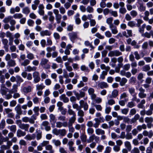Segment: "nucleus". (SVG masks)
Returning a JSON list of instances; mask_svg holds the SVG:
<instances>
[{
  "mask_svg": "<svg viewBox=\"0 0 153 153\" xmlns=\"http://www.w3.org/2000/svg\"><path fill=\"white\" fill-rule=\"evenodd\" d=\"M139 91L140 92L138 94V96L139 97L141 98H143L146 97V94L145 93V90L143 89L142 87H140L139 89Z\"/></svg>",
  "mask_w": 153,
  "mask_h": 153,
  "instance_id": "nucleus-7",
  "label": "nucleus"
},
{
  "mask_svg": "<svg viewBox=\"0 0 153 153\" xmlns=\"http://www.w3.org/2000/svg\"><path fill=\"white\" fill-rule=\"evenodd\" d=\"M122 55V53L118 50H116L110 51L108 54V56L112 57L113 56H118Z\"/></svg>",
  "mask_w": 153,
  "mask_h": 153,
  "instance_id": "nucleus-2",
  "label": "nucleus"
},
{
  "mask_svg": "<svg viewBox=\"0 0 153 153\" xmlns=\"http://www.w3.org/2000/svg\"><path fill=\"white\" fill-rule=\"evenodd\" d=\"M77 115L79 117H84V111L81 109V108L78 110Z\"/></svg>",
  "mask_w": 153,
  "mask_h": 153,
  "instance_id": "nucleus-51",
  "label": "nucleus"
},
{
  "mask_svg": "<svg viewBox=\"0 0 153 153\" xmlns=\"http://www.w3.org/2000/svg\"><path fill=\"white\" fill-rule=\"evenodd\" d=\"M127 31V34L126 31H124L123 33V35L126 38H128L129 37H131L132 36V32L131 30H126Z\"/></svg>",
  "mask_w": 153,
  "mask_h": 153,
  "instance_id": "nucleus-23",
  "label": "nucleus"
},
{
  "mask_svg": "<svg viewBox=\"0 0 153 153\" xmlns=\"http://www.w3.org/2000/svg\"><path fill=\"white\" fill-rule=\"evenodd\" d=\"M109 28L111 30L112 33L113 34H115L118 33L117 27L115 25H111L109 27Z\"/></svg>",
  "mask_w": 153,
  "mask_h": 153,
  "instance_id": "nucleus-19",
  "label": "nucleus"
},
{
  "mask_svg": "<svg viewBox=\"0 0 153 153\" xmlns=\"http://www.w3.org/2000/svg\"><path fill=\"white\" fill-rule=\"evenodd\" d=\"M87 132L89 135H92L94 133V130L92 128H88L87 129Z\"/></svg>",
  "mask_w": 153,
  "mask_h": 153,
  "instance_id": "nucleus-64",
  "label": "nucleus"
},
{
  "mask_svg": "<svg viewBox=\"0 0 153 153\" xmlns=\"http://www.w3.org/2000/svg\"><path fill=\"white\" fill-rule=\"evenodd\" d=\"M81 70L83 71H84L86 72H89L90 70L89 69L88 67L86 66L85 65H82L80 67Z\"/></svg>",
  "mask_w": 153,
  "mask_h": 153,
  "instance_id": "nucleus-44",
  "label": "nucleus"
},
{
  "mask_svg": "<svg viewBox=\"0 0 153 153\" xmlns=\"http://www.w3.org/2000/svg\"><path fill=\"white\" fill-rule=\"evenodd\" d=\"M1 41L4 45V49L7 52L8 51L9 47L8 45V40L6 39H2Z\"/></svg>",
  "mask_w": 153,
  "mask_h": 153,
  "instance_id": "nucleus-11",
  "label": "nucleus"
},
{
  "mask_svg": "<svg viewBox=\"0 0 153 153\" xmlns=\"http://www.w3.org/2000/svg\"><path fill=\"white\" fill-rule=\"evenodd\" d=\"M151 68L149 65H146L144 66L142 68V70L143 71L147 72L150 70Z\"/></svg>",
  "mask_w": 153,
  "mask_h": 153,
  "instance_id": "nucleus-39",
  "label": "nucleus"
},
{
  "mask_svg": "<svg viewBox=\"0 0 153 153\" xmlns=\"http://www.w3.org/2000/svg\"><path fill=\"white\" fill-rule=\"evenodd\" d=\"M74 95L76 97L77 100H80V98L84 97L85 96V93L83 91H80L79 93L77 92L76 91H74Z\"/></svg>",
  "mask_w": 153,
  "mask_h": 153,
  "instance_id": "nucleus-8",
  "label": "nucleus"
},
{
  "mask_svg": "<svg viewBox=\"0 0 153 153\" xmlns=\"http://www.w3.org/2000/svg\"><path fill=\"white\" fill-rule=\"evenodd\" d=\"M66 70L69 72H71L73 71L72 67L70 65V63L68 62H66L64 64Z\"/></svg>",
  "mask_w": 153,
  "mask_h": 153,
  "instance_id": "nucleus-33",
  "label": "nucleus"
},
{
  "mask_svg": "<svg viewBox=\"0 0 153 153\" xmlns=\"http://www.w3.org/2000/svg\"><path fill=\"white\" fill-rule=\"evenodd\" d=\"M30 12V9L28 7H25L22 9V13L26 14H28Z\"/></svg>",
  "mask_w": 153,
  "mask_h": 153,
  "instance_id": "nucleus-53",
  "label": "nucleus"
},
{
  "mask_svg": "<svg viewBox=\"0 0 153 153\" xmlns=\"http://www.w3.org/2000/svg\"><path fill=\"white\" fill-rule=\"evenodd\" d=\"M16 82H17L18 83H20L23 82L24 81L23 79H22V78L19 76L17 75L16 76Z\"/></svg>",
  "mask_w": 153,
  "mask_h": 153,
  "instance_id": "nucleus-60",
  "label": "nucleus"
},
{
  "mask_svg": "<svg viewBox=\"0 0 153 153\" xmlns=\"http://www.w3.org/2000/svg\"><path fill=\"white\" fill-rule=\"evenodd\" d=\"M86 10L88 13H92L94 11V9L91 6H88L86 7Z\"/></svg>",
  "mask_w": 153,
  "mask_h": 153,
  "instance_id": "nucleus-47",
  "label": "nucleus"
},
{
  "mask_svg": "<svg viewBox=\"0 0 153 153\" xmlns=\"http://www.w3.org/2000/svg\"><path fill=\"white\" fill-rule=\"evenodd\" d=\"M40 34L41 36L44 37L45 36H50L51 34V33L50 31L46 30L41 31Z\"/></svg>",
  "mask_w": 153,
  "mask_h": 153,
  "instance_id": "nucleus-15",
  "label": "nucleus"
},
{
  "mask_svg": "<svg viewBox=\"0 0 153 153\" xmlns=\"http://www.w3.org/2000/svg\"><path fill=\"white\" fill-rule=\"evenodd\" d=\"M30 125L28 124L22 123L19 128L22 130H24L25 131H28Z\"/></svg>",
  "mask_w": 153,
  "mask_h": 153,
  "instance_id": "nucleus-21",
  "label": "nucleus"
},
{
  "mask_svg": "<svg viewBox=\"0 0 153 153\" xmlns=\"http://www.w3.org/2000/svg\"><path fill=\"white\" fill-rule=\"evenodd\" d=\"M79 103L81 108H83L84 111H87L88 108V105L87 102H85L83 100H81L79 101Z\"/></svg>",
  "mask_w": 153,
  "mask_h": 153,
  "instance_id": "nucleus-6",
  "label": "nucleus"
},
{
  "mask_svg": "<svg viewBox=\"0 0 153 153\" xmlns=\"http://www.w3.org/2000/svg\"><path fill=\"white\" fill-rule=\"evenodd\" d=\"M97 86L98 87L100 88L101 89L107 88L108 87V84L104 82H99L97 85Z\"/></svg>",
  "mask_w": 153,
  "mask_h": 153,
  "instance_id": "nucleus-12",
  "label": "nucleus"
},
{
  "mask_svg": "<svg viewBox=\"0 0 153 153\" xmlns=\"http://www.w3.org/2000/svg\"><path fill=\"white\" fill-rule=\"evenodd\" d=\"M66 117L64 116L60 115L58 117V120L60 121H62V122H66Z\"/></svg>",
  "mask_w": 153,
  "mask_h": 153,
  "instance_id": "nucleus-63",
  "label": "nucleus"
},
{
  "mask_svg": "<svg viewBox=\"0 0 153 153\" xmlns=\"http://www.w3.org/2000/svg\"><path fill=\"white\" fill-rule=\"evenodd\" d=\"M94 120L95 121V123L93 124V127L96 128H97L100 125V121L99 119L97 118H95L94 119Z\"/></svg>",
  "mask_w": 153,
  "mask_h": 153,
  "instance_id": "nucleus-29",
  "label": "nucleus"
},
{
  "mask_svg": "<svg viewBox=\"0 0 153 153\" xmlns=\"http://www.w3.org/2000/svg\"><path fill=\"white\" fill-rule=\"evenodd\" d=\"M45 86L44 85L43 83L40 84H37L36 85V90L37 91L42 90L45 88Z\"/></svg>",
  "mask_w": 153,
  "mask_h": 153,
  "instance_id": "nucleus-31",
  "label": "nucleus"
},
{
  "mask_svg": "<svg viewBox=\"0 0 153 153\" xmlns=\"http://www.w3.org/2000/svg\"><path fill=\"white\" fill-rule=\"evenodd\" d=\"M44 6L43 4H40L38 7V12L39 14L41 16H43L45 13V11L44 10Z\"/></svg>",
  "mask_w": 153,
  "mask_h": 153,
  "instance_id": "nucleus-13",
  "label": "nucleus"
},
{
  "mask_svg": "<svg viewBox=\"0 0 153 153\" xmlns=\"http://www.w3.org/2000/svg\"><path fill=\"white\" fill-rule=\"evenodd\" d=\"M146 24H143L141 27H139V31L141 34L143 33L144 28L146 27Z\"/></svg>",
  "mask_w": 153,
  "mask_h": 153,
  "instance_id": "nucleus-43",
  "label": "nucleus"
},
{
  "mask_svg": "<svg viewBox=\"0 0 153 153\" xmlns=\"http://www.w3.org/2000/svg\"><path fill=\"white\" fill-rule=\"evenodd\" d=\"M37 134L36 135V139L37 140H39L41 139L42 138V131H38L36 132Z\"/></svg>",
  "mask_w": 153,
  "mask_h": 153,
  "instance_id": "nucleus-45",
  "label": "nucleus"
},
{
  "mask_svg": "<svg viewBox=\"0 0 153 153\" xmlns=\"http://www.w3.org/2000/svg\"><path fill=\"white\" fill-rule=\"evenodd\" d=\"M145 121L146 123H152L153 122V117H146L145 119Z\"/></svg>",
  "mask_w": 153,
  "mask_h": 153,
  "instance_id": "nucleus-36",
  "label": "nucleus"
},
{
  "mask_svg": "<svg viewBox=\"0 0 153 153\" xmlns=\"http://www.w3.org/2000/svg\"><path fill=\"white\" fill-rule=\"evenodd\" d=\"M107 74V72L105 71H103L100 76V78L102 80H103L105 78V76Z\"/></svg>",
  "mask_w": 153,
  "mask_h": 153,
  "instance_id": "nucleus-57",
  "label": "nucleus"
},
{
  "mask_svg": "<svg viewBox=\"0 0 153 153\" xmlns=\"http://www.w3.org/2000/svg\"><path fill=\"white\" fill-rule=\"evenodd\" d=\"M27 58L28 59H27L30 60L34 59L35 58V57L33 53H29L27 54Z\"/></svg>",
  "mask_w": 153,
  "mask_h": 153,
  "instance_id": "nucleus-38",
  "label": "nucleus"
},
{
  "mask_svg": "<svg viewBox=\"0 0 153 153\" xmlns=\"http://www.w3.org/2000/svg\"><path fill=\"white\" fill-rule=\"evenodd\" d=\"M127 11L125 7H120L119 9V13L122 14H125Z\"/></svg>",
  "mask_w": 153,
  "mask_h": 153,
  "instance_id": "nucleus-59",
  "label": "nucleus"
},
{
  "mask_svg": "<svg viewBox=\"0 0 153 153\" xmlns=\"http://www.w3.org/2000/svg\"><path fill=\"white\" fill-rule=\"evenodd\" d=\"M100 68L102 70H105V71L108 72L110 69V67L108 66H106L104 64H102L100 65Z\"/></svg>",
  "mask_w": 153,
  "mask_h": 153,
  "instance_id": "nucleus-49",
  "label": "nucleus"
},
{
  "mask_svg": "<svg viewBox=\"0 0 153 153\" xmlns=\"http://www.w3.org/2000/svg\"><path fill=\"white\" fill-rule=\"evenodd\" d=\"M62 16L61 14L55 16L57 24H59L61 22Z\"/></svg>",
  "mask_w": 153,
  "mask_h": 153,
  "instance_id": "nucleus-46",
  "label": "nucleus"
},
{
  "mask_svg": "<svg viewBox=\"0 0 153 153\" xmlns=\"http://www.w3.org/2000/svg\"><path fill=\"white\" fill-rule=\"evenodd\" d=\"M96 139H98V140H99V137L96 136L95 134H93L89 137V139L88 140L87 142L88 143H90L93 142L94 140H95L97 141Z\"/></svg>",
  "mask_w": 153,
  "mask_h": 153,
  "instance_id": "nucleus-18",
  "label": "nucleus"
},
{
  "mask_svg": "<svg viewBox=\"0 0 153 153\" xmlns=\"http://www.w3.org/2000/svg\"><path fill=\"white\" fill-rule=\"evenodd\" d=\"M140 6L138 7V10L140 12L144 11L146 10V7L144 6L142 3H139Z\"/></svg>",
  "mask_w": 153,
  "mask_h": 153,
  "instance_id": "nucleus-54",
  "label": "nucleus"
},
{
  "mask_svg": "<svg viewBox=\"0 0 153 153\" xmlns=\"http://www.w3.org/2000/svg\"><path fill=\"white\" fill-rule=\"evenodd\" d=\"M14 110L16 111V114H22V109L21 106L20 104H17Z\"/></svg>",
  "mask_w": 153,
  "mask_h": 153,
  "instance_id": "nucleus-17",
  "label": "nucleus"
},
{
  "mask_svg": "<svg viewBox=\"0 0 153 153\" xmlns=\"http://www.w3.org/2000/svg\"><path fill=\"white\" fill-rule=\"evenodd\" d=\"M127 79L125 78H123L121 79L120 82V85L121 86H124L125 84L127 82Z\"/></svg>",
  "mask_w": 153,
  "mask_h": 153,
  "instance_id": "nucleus-42",
  "label": "nucleus"
},
{
  "mask_svg": "<svg viewBox=\"0 0 153 153\" xmlns=\"http://www.w3.org/2000/svg\"><path fill=\"white\" fill-rule=\"evenodd\" d=\"M96 134L97 135H100L105 134V131L104 130L100 128H96L95 130Z\"/></svg>",
  "mask_w": 153,
  "mask_h": 153,
  "instance_id": "nucleus-28",
  "label": "nucleus"
},
{
  "mask_svg": "<svg viewBox=\"0 0 153 153\" xmlns=\"http://www.w3.org/2000/svg\"><path fill=\"white\" fill-rule=\"evenodd\" d=\"M36 69L37 68L35 66H31L30 65H28L26 67V71L28 72L35 71Z\"/></svg>",
  "mask_w": 153,
  "mask_h": 153,
  "instance_id": "nucleus-26",
  "label": "nucleus"
},
{
  "mask_svg": "<svg viewBox=\"0 0 153 153\" xmlns=\"http://www.w3.org/2000/svg\"><path fill=\"white\" fill-rule=\"evenodd\" d=\"M32 88L30 85H28L27 87H24L22 89V92L25 94H27L30 92L32 91Z\"/></svg>",
  "mask_w": 153,
  "mask_h": 153,
  "instance_id": "nucleus-16",
  "label": "nucleus"
},
{
  "mask_svg": "<svg viewBox=\"0 0 153 153\" xmlns=\"http://www.w3.org/2000/svg\"><path fill=\"white\" fill-rule=\"evenodd\" d=\"M26 134V133L25 131H23L20 129H18L17 131L16 135L19 137L24 136Z\"/></svg>",
  "mask_w": 153,
  "mask_h": 153,
  "instance_id": "nucleus-24",
  "label": "nucleus"
},
{
  "mask_svg": "<svg viewBox=\"0 0 153 153\" xmlns=\"http://www.w3.org/2000/svg\"><path fill=\"white\" fill-rule=\"evenodd\" d=\"M30 62V61L29 59H25L23 62L21 63V65L24 66H26L29 65Z\"/></svg>",
  "mask_w": 153,
  "mask_h": 153,
  "instance_id": "nucleus-50",
  "label": "nucleus"
},
{
  "mask_svg": "<svg viewBox=\"0 0 153 153\" xmlns=\"http://www.w3.org/2000/svg\"><path fill=\"white\" fill-rule=\"evenodd\" d=\"M75 128L77 130H79L80 129L82 130L85 129V126L84 124L80 125L78 124H76L75 126Z\"/></svg>",
  "mask_w": 153,
  "mask_h": 153,
  "instance_id": "nucleus-30",
  "label": "nucleus"
},
{
  "mask_svg": "<svg viewBox=\"0 0 153 153\" xmlns=\"http://www.w3.org/2000/svg\"><path fill=\"white\" fill-rule=\"evenodd\" d=\"M18 85L16 84H14L12 86V88L9 91V92L13 94L17 91Z\"/></svg>",
  "mask_w": 153,
  "mask_h": 153,
  "instance_id": "nucleus-27",
  "label": "nucleus"
},
{
  "mask_svg": "<svg viewBox=\"0 0 153 153\" xmlns=\"http://www.w3.org/2000/svg\"><path fill=\"white\" fill-rule=\"evenodd\" d=\"M118 91L116 89L114 90L111 93L112 97L114 98L116 97L118 95Z\"/></svg>",
  "mask_w": 153,
  "mask_h": 153,
  "instance_id": "nucleus-58",
  "label": "nucleus"
},
{
  "mask_svg": "<svg viewBox=\"0 0 153 153\" xmlns=\"http://www.w3.org/2000/svg\"><path fill=\"white\" fill-rule=\"evenodd\" d=\"M49 117L50 118V122H53L55 123L56 121V119L55 116L53 114H51L49 115Z\"/></svg>",
  "mask_w": 153,
  "mask_h": 153,
  "instance_id": "nucleus-34",
  "label": "nucleus"
},
{
  "mask_svg": "<svg viewBox=\"0 0 153 153\" xmlns=\"http://www.w3.org/2000/svg\"><path fill=\"white\" fill-rule=\"evenodd\" d=\"M59 98L60 100H62L64 103H67L69 101L68 98L66 97L64 94H62L60 96Z\"/></svg>",
  "mask_w": 153,
  "mask_h": 153,
  "instance_id": "nucleus-20",
  "label": "nucleus"
},
{
  "mask_svg": "<svg viewBox=\"0 0 153 153\" xmlns=\"http://www.w3.org/2000/svg\"><path fill=\"white\" fill-rule=\"evenodd\" d=\"M9 140V138H8L7 137H2L1 138H0V145H1L4 142H6Z\"/></svg>",
  "mask_w": 153,
  "mask_h": 153,
  "instance_id": "nucleus-41",
  "label": "nucleus"
},
{
  "mask_svg": "<svg viewBox=\"0 0 153 153\" xmlns=\"http://www.w3.org/2000/svg\"><path fill=\"white\" fill-rule=\"evenodd\" d=\"M7 65L9 67H14L16 65L15 61L11 59L8 61Z\"/></svg>",
  "mask_w": 153,
  "mask_h": 153,
  "instance_id": "nucleus-32",
  "label": "nucleus"
},
{
  "mask_svg": "<svg viewBox=\"0 0 153 153\" xmlns=\"http://www.w3.org/2000/svg\"><path fill=\"white\" fill-rule=\"evenodd\" d=\"M66 134V131L65 129H59V134L61 136H65Z\"/></svg>",
  "mask_w": 153,
  "mask_h": 153,
  "instance_id": "nucleus-56",
  "label": "nucleus"
},
{
  "mask_svg": "<svg viewBox=\"0 0 153 153\" xmlns=\"http://www.w3.org/2000/svg\"><path fill=\"white\" fill-rule=\"evenodd\" d=\"M79 14L77 13L76 14V15L74 16L75 22L76 24L77 25L80 24L81 22L80 19L79 18Z\"/></svg>",
  "mask_w": 153,
  "mask_h": 153,
  "instance_id": "nucleus-22",
  "label": "nucleus"
},
{
  "mask_svg": "<svg viewBox=\"0 0 153 153\" xmlns=\"http://www.w3.org/2000/svg\"><path fill=\"white\" fill-rule=\"evenodd\" d=\"M48 59L45 58H43L42 59L41 61L40 65L45 69H49L50 68V65L48 64Z\"/></svg>",
  "mask_w": 153,
  "mask_h": 153,
  "instance_id": "nucleus-1",
  "label": "nucleus"
},
{
  "mask_svg": "<svg viewBox=\"0 0 153 153\" xmlns=\"http://www.w3.org/2000/svg\"><path fill=\"white\" fill-rule=\"evenodd\" d=\"M33 81L34 83H36L39 82L41 78L39 75V73L38 71H35L33 73Z\"/></svg>",
  "mask_w": 153,
  "mask_h": 153,
  "instance_id": "nucleus-3",
  "label": "nucleus"
},
{
  "mask_svg": "<svg viewBox=\"0 0 153 153\" xmlns=\"http://www.w3.org/2000/svg\"><path fill=\"white\" fill-rule=\"evenodd\" d=\"M5 126V122L4 120H2L0 123V130L4 129Z\"/></svg>",
  "mask_w": 153,
  "mask_h": 153,
  "instance_id": "nucleus-62",
  "label": "nucleus"
},
{
  "mask_svg": "<svg viewBox=\"0 0 153 153\" xmlns=\"http://www.w3.org/2000/svg\"><path fill=\"white\" fill-rule=\"evenodd\" d=\"M52 143L56 146H59L61 145V142L59 140L53 139L52 140Z\"/></svg>",
  "mask_w": 153,
  "mask_h": 153,
  "instance_id": "nucleus-25",
  "label": "nucleus"
},
{
  "mask_svg": "<svg viewBox=\"0 0 153 153\" xmlns=\"http://www.w3.org/2000/svg\"><path fill=\"white\" fill-rule=\"evenodd\" d=\"M113 19L112 17H110L107 19L106 23L109 25V27L111 25H113L112 24V22Z\"/></svg>",
  "mask_w": 153,
  "mask_h": 153,
  "instance_id": "nucleus-40",
  "label": "nucleus"
},
{
  "mask_svg": "<svg viewBox=\"0 0 153 153\" xmlns=\"http://www.w3.org/2000/svg\"><path fill=\"white\" fill-rule=\"evenodd\" d=\"M76 116H73L69 120V123L68 125H72L76 120Z\"/></svg>",
  "mask_w": 153,
  "mask_h": 153,
  "instance_id": "nucleus-35",
  "label": "nucleus"
},
{
  "mask_svg": "<svg viewBox=\"0 0 153 153\" xmlns=\"http://www.w3.org/2000/svg\"><path fill=\"white\" fill-rule=\"evenodd\" d=\"M56 49L55 46H52L51 47H48L46 48V50L48 52L50 53L52 51H55Z\"/></svg>",
  "mask_w": 153,
  "mask_h": 153,
  "instance_id": "nucleus-61",
  "label": "nucleus"
},
{
  "mask_svg": "<svg viewBox=\"0 0 153 153\" xmlns=\"http://www.w3.org/2000/svg\"><path fill=\"white\" fill-rule=\"evenodd\" d=\"M0 92L2 95H6L8 89L5 86L4 84L1 85Z\"/></svg>",
  "mask_w": 153,
  "mask_h": 153,
  "instance_id": "nucleus-10",
  "label": "nucleus"
},
{
  "mask_svg": "<svg viewBox=\"0 0 153 153\" xmlns=\"http://www.w3.org/2000/svg\"><path fill=\"white\" fill-rule=\"evenodd\" d=\"M143 134L145 136H148L149 138H151L153 136V132L152 130L148 131L146 130H144L143 132Z\"/></svg>",
  "mask_w": 153,
  "mask_h": 153,
  "instance_id": "nucleus-14",
  "label": "nucleus"
},
{
  "mask_svg": "<svg viewBox=\"0 0 153 153\" xmlns=\"http://www.w3.org/2000/svg\"><path fill=\"white\" fill-rule=\"evenodd\" d=\"M124 144L125 147L127 148L129 151H130L131 149V146L130 142L128 141H126L125 142Z\"/></svg>",
  "mask_w": 153,
  "mask_h": 153,
  "instance_id": "nucleus-37",
  "label": "nucleus"
},
{
  "mask_svg": "<svg viewBox=\"0 0 153 153\" xmlns=\"http://www.w3.org/2000/svg\"><path fill=\"white\" fill-rule=\"evenodd\" d=\"M6 37L8 38H9V40H13V37L12 34L9 31H7L6 33Z\"/></svg>",
  "mask_w": 153,
  "mask_h": 153,
  "instance_id": "nucleus-52",
  "label": "nucleus"
},
{
  "mask_svg": "<svg viewBox=\"0 0 153 153\" xmlns=\"http://www.w3.org/2000/svg\"><path fill=\"white\" fill-rule=\"evenodd\" d=\"M92 100L94 101L97 103H100L102 101V99L101 98L99 97H97V95L94 99H91Z\"/></svg>",
  "mask_w": 153,
  "mask_h": 153,
  "instance_id": "nucleus-55",
  "label": "nucleus"
},
{
  "mask_svg": "<svg viewBox=\"0 0 153 153\" xmlns=\"http://www.w3.org/2000/svg\"><path fill=\"white\" fill-rule=\"evenodd\" d=\"M13 19V17L11 16H8L7 17H5L3 20L4 23H7L10 22L11 19Z\"/></svg>",
  "mask_w": 153,
  "mask_h": 153,
  "instance_id": "nucleus-48",
  "label": "nucleus"
},
{
  "mask_svg": "<svg viewBox=\"0 0 153 153\" xmlns=\"http://www.w3.org/2000/svg\"><path fill=\"white\" fill-rule=\"evenodd\" d=\"M95 90L93 88L90 87L88 88V93L90 95L91 99H94L96 97V94L94 93Z\"/></svg>",
  "mask_w": 153,
  "mask_h": 153,
  "instance_id": "nucleus-5",
  "label": "nucleus"
},
{
  "mask_svg": "<svg viewBox=\"0 0 153 153\" xmlns=\"http://www.w3.org/2000/svg\"><path fill=\"white\" fill-rule=\"evenodd\" d=\"M56 127L58 128H61L62 126L64 127L68 126V123L67 122H64L62 123L60 121L56 122Z\"/></svg>",
  "mask_w": 153,
  "mask_h": 153,
  "instance_id": "nucleus-9",
  "label": "nucleus"
},
{
  "mask_svg": "<svg viewBox=\"0 0 153 153\" xmlns=\"http://www.w3.org/2000/svg\"><path fill=\"white\" fill-rule=\"evenodd\" d=\"M70 39L72 42H74V40L78 39L77 33L76 32H72L68 34Z\"/></svg>",
  "mask_w": 153,
  "mask_h": 153,
  "instance_id": "nucleus-4",
  "label": "nucleus"
}]
</instances>
